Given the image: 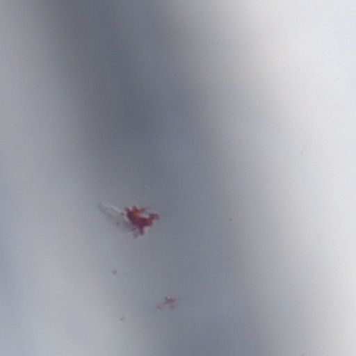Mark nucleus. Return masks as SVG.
Segmentation results:
<instances>
[{
  "instance_id": "nucleus-1",
  "label": "nucleus",
  "mask_w": 356,
  "mask_h": 356,
  "mask_svg": "<svg viewBox=\"0 0 356 356\" xmlns=\"http://www.w3.org/2000/svg\"><path fill=\"white\" fill-rule=\"evenodd\" d=\"M127 218L133 225L137 226L140 228V232H142L143 227L147 225V222L144 220L135 218L129 211L127 212Z\"/></svg>"
}]
</instances>
